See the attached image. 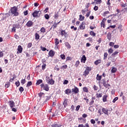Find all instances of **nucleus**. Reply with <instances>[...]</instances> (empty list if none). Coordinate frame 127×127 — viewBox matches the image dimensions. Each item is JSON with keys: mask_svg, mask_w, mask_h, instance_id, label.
Masks as SVG:
<instances>
[{"mask_svg": "<svg viewBox=\"0 0 127 127\" xmlns=\"http://www.w3.org/2000/svg\"><path fill=\"white\" fill-rule=\"evenodd\" d=\"M40 31L41 32L43 33H44L46 32V30L45 29V28H44V27H42L41 28V30H40Z\"/></svg>", "mask_w": 127, "mask_h": 127, "instance_id": "473e14b6", "label": "nucleus"}, {"mask_svg": "<svg viewBox=\"0 0 127 127\" xmlns=\"http://www.w3.org/2000/svg\"><path fill=\"white\" fill-rule=\"evenodd\" d=\"M90 123L91 124H92V125H95V124H96V121H95V120L94 119H91L90 120Z\"/></svg>", "mask_w": 127, "mask_h": 127, "instance_id": "3c124183", "label": "nucleus"}, {"mask_svg": "<svg viewBox=\"0 0 127 127\" xmlns=\"http://www.w3.org/2000/svg\"><path fill=\"white\" fill-rule=\"evenodd\" d=\"M119 100V97H115L113 100V103H115V102H117V101H118Z\"/></svg>", "mask_w": 127, "mask_h": 127, "instance_id": "6e6d98bb", "label": "nucleus"}, {"mask_svg": "<svg viewBox=\"0 0 127 127\" xmlns=\"http://www.w3.org/2000/svg\"><path fill=\"white\" fill-rule=\"evenodd\" d=\"M64 93L66 95H69V94H71V93H72V91L70 89H67L65 90Z\"/></svg>", "mask_w": 127, "mask_h": 127, "instance_id": "f3484780", "label": "nucleus"}, {"mask_svg": "<svg viewBox=\"0 0 127 127\" xmlns=\"http://www.w3.org/2000/svg\"><path fill=\"white\" fill-rule=\"evenodd\" d=\"M118 54H119V52L116 51L115 52L113 53V54H112V56L113 57H116V55H118Z\"/></svg>", "mask_w": 127, "mask_h": 127, "instance_id": "c9c22d12", "label": "nucleus"}, {"mask_svg": "<svg viewBox=\"0 0 127 127\" xmlns=\"http://www.w3.org/2000/svg\"><path fill=\"white\" fill-rule=\"evenodd\" d=\"M80 105H78L77 106H76V108L75 109V111L76 112H78V111H79V110H80Z\"/></svg>", "mask_w": 127, "mask_h": 127, "instance_id": "0e129e2a", "label": "nucleus"}, {"mask_svg": "<svg viewBox=\"0 0 127 127\" xmlns=\"http://www.w3.org/2000/svg\"><path fill=\"white\" fill-rule=\"evenodd\" d=\"M32 46V43H29L27 46V48H30Z\"/></svg>", "mask_w": 127, "mask_h": 127, "instance_id": "864d4df0", "label": "nucleus"}, {"mask_svg": "<svg viewBox=\"0 0 127 127\" xmlns=\"http://www.w3.org/2000/svg\"><path fill=\"white\" fill-rule=\"evenodd\" d=\"M10 85V82H7L5 85V88H8L9 87Z\"/></svg>", "mask_w": 127, "mask_h": 127, "instance_id": "5fc2aeb1", "label": "nucleus"}, {"mask_svg": "<svg viewBox=\"0 0 127 127\" xmlns=\"http://www.w3.org/2000/svg\"><path fill=\"white\" fill-rule=\"evenodd\" d=\"M91 70H92V67H89V66H87L85 70L83 72V75L85 76V77H86V76H87V75H89V73L90 71H91Z\"/></svg>", "mask_w": 127, "mask_h": 127, "instance_id": "7ed1b4c3", "label": "nucleus"}, {"mask_svg": "<svg viewBox=\"0 0 127 127\" xmlns=\"http://www.w3.org/2000/svg\"><path fill=\"white\" fill-rule=\"evenodd\" d=\"M79 65H80V62L79 61H77L75 63V67H78Z\"/></svg>", "mask_w": 127, "mask_h": 127, "instance_id": "a18cd8bd", "label": "nucleus"}, {"mask_svg": "<svg viewBox=\"0 0 127 127\" xmlns=\"http://www.w3.org/2000/svg\"><path fill=\"white\" fill-rule=\"evenodd\" d=\"M65 45L66 47L68 48V49H70V48H71V46L70 45V44H69L68 42H65Z\"/></svg>", "mask_w": 127, "mask_h": 127, "instance_id": "cd10ccee", "label": "nucleus"}, {"mask_svg": "<svg viewBox=\"0 0 127 127\" xmlns=\"http://www.w3.org/2000/svg\"><path fill=\"white\" fill-rule=\"evenodd\" d=\"M100 3H102V0H97L96 1V4H100Z\"/></svg>", "mask_w": 127, "mask_h": 127, "instance_id": "8fccbe9b", "label": "nucleus"}, {"mask_svg": "<svg viewBox=\"0 0 127 127\" xmlns=\"http://www.w3.org/2000/svg\"><path fill=\"white\" fill-rule=\"evenodd\" d=\"M85 24H86V23H85V22H82L81 24H80L79 26L80 29H81V30H84L85 28Z\"/></svg>", "mask_w": 127, "mask_h": 127, "instance_id": "0eeeda50", "label": "nucleus"}, {"mask_svg": "<svg viewBox=\"0 0 127 127\" xmlns=\"http://www.w3.org/2000/svg\"><path fill=\"white\" fill-rule=\"evenodd\" d=\"M46 100H45L44 101V104H46V103H47V101H49V100H50V99H51V96H46Z\"/></svg>", "mask_w": 127, "mask_h": 127, "instance_id": "412c9836", "label": "nucleus"}, {"mask_svg": "<svg viewBox=\"0 0 127 127\" xmlns=\"http://www.w3.org/2000/svg\"><path fill=\"white\" fill-rule=\"evenodd\" d=\"M32 85V82L31 81H28V83H27V85L26 87H30Z\"/></svg>", "mask_w": 127, "mask_h": 127, "instance_id": "72a5a7b5", "label": "nucleus"}, {"mask_svg": "<svg viewBox=\"0 0 127 127\" xmlns=\"http://www.w3.org/2000/svg\"><path fill=\"white\" fill-rule=\"evenodd\" d=\"M67 66L66 64L64 65H63L62 67H61V69H66L67 68Z\"/></svg>", "mask_w": 127, "mask_h": 127, "instance_id": "338daca9", "label": "nucleus"}, {"mask_svg": "<svg viewBox=\"0 0 127 127\" xmlns=\"http://www.w3.org/2000/svg\"><path fill=\"white\" fill-rule=\"evenodd\" d=\"M16 28L13 26V27L11 29L12 32H16Z\"/></svg>", "mask_w": 127, "mask_h": 127, "instance_id": "09e8293b", "label": "nucleus"}, {"mask_svg": "<svg viewBox=\"0 0 127 127\" xmlns=\"http://www.w3.org/2000/svg\"><path fill=\"white\" fill-rule=\"evenodd\" d=\"M42 63L43 64H46L45 63H46V60H45V59H44L42 60Z\"/></svg>", "mask_w": 127, "mask_h": 127, "instance_id": "69168bd1", "label": "nucleus"}, {"mask_svg": "<svg viewBox=\"0 0 127 127\" xmlns=\"http://www.w3.org/2000/svg\"><path fill=\"white\" fill-rule=\"evenodd\" d=\"M101 63V60H97L94 62V64L95 65H99Z\"/></svg>", "mask_w": 127, "mask_h": 127, "instance_id": "7c9ffc66", "label": "nucleus"}, {"mask_svg": "<svg viewBox=\"0 0 127 127\" xmlns=\"http://www.w3.org/2000/svg\"><path fill=\"white\" fill-rule=\"evenodd\" d=\"M93 9L94 10H95V11H97V10L99 9V7H98V6H95Z\"/></svg>", "mask_w": 127, "mask_h": 127, "instance_id": "e2e57ef3", "label": "nucleus"}, {"mask_svg": "<svg viewBox=\"0 0 127 127\" xmlns=\"http://www.w3.org/2000/svg\"><path fill=\"white\" fill-rule=\"evenodd\" d=\"M27 27H32L33 26V22L31 20L28 21L26 24Z\"/></svg>", "mask_w": 127, "mask_h": 127, "instance_id": "39448f33", "label": "nucleus"}, {"mask_svg": "<svg viewBox=\"0 0 127 127\" xmlns=\"http://www.w3.org/2000/svg\"><path fill=\"white\" fill-rule=\"evenodd\" d=\"M26 82V80H25V79H22L21 80V83L22 85H24V84H25Z\"/></svg>", "mask_w": 127, "mask_h": 127, "instance_id": "de8ad7c7", "label": "nucleus"}, {"mask_svg": "<svg viewBox=\"0 0 127 127\" xmlns=\"http://www.w3.org/2000/svg\"><path fill=\"white\" fill-rule=\"evenodd\" d=\"M10 11H11V13L14 15V16H18V14H19L17 12V7L15 6L11 7Z\"/></svg>", "mask_w": 127, "mask_h": 127, "instance_id": "f257e3e1", "label": "nucleus"}, {"mask_svg": "<svg viewBox=\"0 0 127 127\" xmlns=\"http://www.w3.org/2000/svg\"><path fill=\"white\" fill-rule=\"evenodd\" d=\"M107 39H108V40H111V39H112V33H108L107 34Z\"/></svg>", "mask_w": 127, "mask_h": 127, "instance_id": "4be33fe9", "label": "nucleus"}, {"mask_svg": "<svg viewBox=\"0 0 127 127\" xmlns=\"http://www.w3.org/2000/svg\"><path fill=\"white\" fill-rule=\"evenodd\" d=\"M67 102H68V99H65L64 101L63 105L64 108H66V107L68 106Z\"/></svg>", "mask_w": 127, "mask_h": 127, "instance_id": "6ab92c4d", "label": "nucleus"}, {"mask_svg": "<svg viewBox=\"0 0 127 127\" xmlns=\"http://www.w3.org/2000/svg\"><path fill=\"white\" fill-rule=\"evenodd\" d=\"M23 49L22 48V47H21V45L18 46L17 49L18 51L17 52V54L19 53H22Z\"/></svg>", "mask_w": 127, "mask_h": 127, "instance_id": "f8f14e48", "label": "nucleus"}, {"mask_svg": "<svg viewBox=\"0 0 127 127\" xmlns=\"http://www.w3.org/2000/svg\"><path fill=\"white\" fill-rule=\"evenodd\" d=\"M108 55H109L108 54V53H104V60H106V59H107V57H108Z\"/></svg>", "mask_w": 127, "mask_h": 127, "instance_id": "c03bdc74", "label": "nucleus"}, {"mask_svg": "<svg viewBox=\"0 0 127 127\" xmlns=\"http://www.w3.org/2000/svg\"><path fill=\"white\" fill-rule=\"evenodd\" d=\"M96 97L98 98L99 99V98H102V93H97L96 94Z\"/></svg>", "mask_w": 127, "mask_h": 127, "instance_id": "e433bc0d", "label": "nucleus"}, {"mask_svg": "<svg viewBox=\"0 0 127 127\" xmlns=\"http://www.w3.org/2000/svg\"><path fill=\"white\" fill-rule=\"evenodd\" d=\"M40 86L41 89H43V90L46 91V92H48V91H49V85H48V84H44V83H42Z\"/></svg>", "mask_w": 127, "mask_h": 127, "instance_id": "f03ea898", "label": "nucleus"}, {"mask_svg": "<svg viewBox=\"0 0 127 127\" xmlns=\"http://www.w3.org/2000/svg\"><path fill=\"white\" fill-rule=\"evenodd\" d=\"M49 55L50 57H53L55 55V52L52 50H50L49 52Z\"/></svg>", "mask_w": 127, "mask_h": 127, "instance_id": "9b49d317", "label": "nucleus"}, {"mask_svg": "<svg viewBox=\"0 0 127 127\" xmlns=\"http://www.w3.org/2000/svg\"><path fill=\"white\" fill-rule=\"evenodd\" d=\"M8 103L11 108H12L13 107H14L15 103L13 101H9Z\"/></svg>", "mask_w": 127, "mask_h": 127, "instance_id": "4468645a", "label": "nucleus"}, {"mask_svg": "<svg viewBox=\"0 0 127 127\" xmlns=\"http://www.w3.org/2000/svg\"><path fill=\"white\" fill-rule=\"evenodd\" d=\"M68 83H69V81H68L67 80L65 79L64 80V82L63 83L64 85H67V84H68Z\"/></svg>", "mask_w": 127, "mask_h": 127, "instance_id": "4d7b16f0", "label": "nucleus"}, {"mask_svg": "<svg viewBox=\"0 0 127 127\" xmlns=\"http://www.w3.org/2000/svg\"><path fill=\"white\" fill-rule=\"evenodd\" d=\"M43 95H45V94H44L43 92H40L38 94L39 97H40V98H42V96H43Z\"/></svg>", "mask_w": 127, "mask_h": 127, "instance_id": "49530a36", "label": "nucleus"}, {"mask_svg": "<svg viewBox=\"0 0 127 127\" xmlns=\"http://www.w3.org/2000/svg\"><path fill=\"white\" fill-rule=\"evenodd\" d=\"M102 112L105 115H107V116H109V110L107 108H103L102 109Z\"/></svg>", "mask_w": 127, "mask_h": 127, "instance_id": "423d86ee", "label": "nucleus"}, {"mask_svg": "<svg viewBox=\"0 0 127 127\" xmlns=\"http://www.w3.org/2000/svg\"><path fill=\"white\" fill-rule=\"evenodd\" d=\"M90 35H92V36H96V33L93 31H90Z\"/></svg>", "mask_w": 127, "mask_h": 127, "instance_id": "37998d69", "label": "nucleus"}, {"mask_svg": "<svg viewBox=\"0 0 127 127\" xmlns=\"http://www.w3.org/2000/svg\"><path fill=\"white\" fill-rule=\"evenodd\" d=\"M61 35H62V36H64H64H66V35L67 34L66 31L62 30L61 31Z\"/></svg>", "mask_w": 127, "mask_h": 127, "instance_id": "a211bd4d", "label": "nucleus"}, {"mask_svg": "<svg viewBox=\"0 0 127 127\" xmlns=\"http://www.w3.org/2000/svg\"><path fill=\"white\" fill-rule=\"evenodd\" d=\"M86 61H87V58H86V56L83 55L81 58V63H85Z\"/></svg>", "mask_w": 127, "mask_h": 127, "instance_id": "9d476101", "label": "nucleus"}, {"mask_svg": "<svg viewBox=\"0 0 127 127\" xmlns=\"http://www.w3.org/2000/svg\"><path fill=\"white\" fill-rule=\"evenodd\" d=\"M89 7H90V3H87V4L85 5L86 8H85V9H86V11H88V10H89L88 8H89Z\"/></svg>", "mask_w": 127, "mask_h": 127, "instance_id": "4c0bfd02", "label": "nucleus"}, {"mask_svg": "<svg viewBox=\"0 0 127 127\" xmlns=\"http://www.w3.org/2000/svg\"><path fill=\"white\" fill-rule=\"evenodd\" d=\"M55 44L56 46H58L59 44V39H58V38L55 39Z\"/></svg>", "mask_w": 127, "mask_h": 127, "instance_id": "5701e85b", "label": "nucleus"}, {"mask_svg": "<svg viewBox=\"0 0 127 127\" xmlns=\"http://www.w3.org/2000/svg\"><path fill=\"white\" fill-rule=\"evenodd\" d=\"M90 14H91V11L88 12L86 15V17H89L90 16Z\"/></svg>", "mask_w": 127, "mask_h": 127, "instance_id": "680f3d73", "label": "nucleus"}, {"mask_svg": "<svg viewBox=\"0 0 127 127\" xmlns=\"http://www.w3.org/2000/svg\"><path fill=\"white\" fill-rule=\"evenodd\" d=\"M47 84H48L49 85H54L55 83V81H54V80H53V78H51L50 80H49L47 82Z\"/></svg>", "mask_w": 127, "mask_h": 127, "instance_id": "1a4fd4ad", "label": "nucleus"}, {"mask_svg": "<svg viewBox=\"0 0 127 127\" xmlns=\"http://www.w3.org/2000/svg\"><path fill=\"white\" fill-rule=\"evenodd\" d=\"M108 82H109V80L106 81V80H105V79H103V82L102 83V84L105 88L110 89V87H111V84H108Z\"/></svg>", "mask_w": 127, "mask_h": 127, "instance_id": "20e7f679", "label": "nucleus"}, {"mask_svg": "<svg viewBox=\"0 0 127 127\" xmlns=\"http://www.w3.org/2000/svg\"><path fill=\"white\" fill-rule=\"evenodd\" d=\"M108 97V96L107 95H104L103 97V102H107V98Z\"/></svg>", "mask_w": 127, "mask_h": 127, "instance_id": "2f4dec72", "label": "nucleus"}, {"mask_svg": "<svg viewBox=\"0 0 127 127\" xmlns=\"http://www.w3.org/2000/svg\"><path fill=\"white\" fill-rule=\"evenodd\" d=\"M101 79H102V75H99V74H97L96 77V79L98 81H101Z\"/></svg>", "mask_w": 127, "mask_h": 127, "instance_id": "c756f323", "label": "nucleus"}, {"mask_svg": "<svg viewBox=\"0 0 127 127\" xmlns=\"http://www.w3.org/2000/svg\"><path fill=\"white\" fill-rule=\"evenodd\" d=\"M113 52H114V50H113V49L110 48L109 49V50H108L109 54H112V53H113Z\"/></svg>", "mask_w": 127, "mask_h": 127, "instance_id": "a19ab883", "label": "nucleus"}, {"mask_svg": "<svg viewBox=\"0 0 127 127\" xmlns=\"http://www.w3.org/2000/svg\"><path fill=\"white\" fill-rule=\"evenodd\" d=\"M15 84L17 87H19V86L20 85V82H19V81H16L15 82Z\"/></svg>", "mask_w": 127, "mask_h": 127, "instance_id": "79ce46f5", "label": "nucleus"}, {"mask_svg": "<svg viewBox=\"0 0 127 127\" xmlns=\"http://www.w3.org/2000/svg\"><path fill=\"white\" fill-rule=\"evenodd\" d=\"M44 16H45V18H46V19H48L50 18L49 15H48V14H46Z\"/></svg>", "mask_w": 127, "mask_h": 127, "instance_id": "052dcab7", "label": "nucleus"}, {"mask_svg": "<svg viewBox=\"0 0 127 127\" xmlns=\"http://www.w3.org/2000/svg\"><path fill=\"white\" fill-rule=\"evenodd\" d=\"M101 26L103 27V28H105V26H106V25L105 24V22L102 21L101 23Z\"/></svg>", "mask_w": 127, "mask_h": 127, "instance_id": "13d9d810", "label": "nucleus"}, {"mask_svg": "<svg viewBox=\"0 0 127 127\" xmlns=\"http://www.w3.org/2000/svg\"><path fill=\"white\" fill-rule=\"evenodd\" d=\"M50 80L49 76H46V81L47 83L48 82V81Z\"/></svg>", "mask_w": 127, "mask_h": 127, "instance_id": "774afa93", "label": "nucleus"}, {"mask_svg": "<svg viewBox=\"0 0 127 127\" xmlns=\"http://www.w3.org/2000/svg\"><path fill=\"white\" fill-rule=\"evenodd\" d=\"M83 91L85 92L86 93H88V92L89 91L88 90V88H87V87H84L83 88Z\"/></svg>", "mask_w": 127, "mask_h": 127, "instance_id": "ea45409f", "label": "nucleus"}, {"mask_svg": "<svg viewBox=\"0 0 127 127\" xmlns=\"http://www.w3.org/2000/svg\"><path fill=\"white\" fill-rule=\"evenodd\" d=\"M60 22H61V21H60L59 22L56 23V22H55V24L54 25H53L52 27L53 28V29H55V28H56V27H57V25H58V24H59V23H60Z\"/></svg>", "mask_w": 127, "mask_h": 127, "instance_id": "dca6fc26", "label": "nucleus"}, {"mask_svg": "<svg viewBox=\"0 0 127 127\" xmlns=\"http://www.w3.org/2000/svg\"><path fill=\"white\" fill-rule=\"evenodd\" d=\"M39 13V11H35L32 13V15H33V17H37V16H38Z\"/></svg>", "mask_w": 127, "mask_h": 127, "instance_id": "ddd939ff", "label": "nucleus"}, {"mask_svg": "<svg viewBox=\"0 0 127 127\" xmlns=\"http://www.w3.org/2000/svg\"><path fill=\"white\" fill-rule=\"evenodd\" d=\"M61 58L63 60H65V55L63 54L61 55Z\"/></svg>", "mask_w": 127, "mask_h": 127, "instance_id": "bf43d9fd", "label": "nucleus"}, {"mask_svg": "<svg viewBox=\"0 0 127 127\" xmlns=\"http://www.w3.org/2000/svg\"><path fill=\"white\" fill-rule=\"evenodd\" d=\"M13 26L17 28V29H18L19 28H21V26H20V24H19V23L14 24L13 25Z\"/></svg>", "mask_w": 127, "mask_h": 127, "instance_id": "2eb2a0df", "label": "nucleus"}, {"mask_svg": "<svg viewBox=\"0 0 127 127\" xmlns=\"http://www.w3.org/2000/svg\"><path fill=\"white\" fill-rule=\"evenodd\" d=\"M85 19V17L82 15H79V20H80V21H83V20H84Z\"/></svg>", "mask_w": 127, "mask_h": 127, "instance_id": "393cba45", "label": "nucleus"}, {"mask_svg": "<svg viewBox=\"0 0 127 127\" xmlns=\"http://www.w3.org/2000/svg\"><path fill=\"white\" fill-rule=\"evenodd\" d=\"M41 83H43V80L42 79H39L37 81L36 85H40Z\"/></svg>", "mask_w": 127, "mask_h": 127, "instance_id": "a878e982", "label": "nucleus"}, {"mask_svg": "<svg viewBox=\"0 0 127 127\" xmlns=\"http://www.w3.org/2000/svg\"><path fill=\"white\" fill-rule=\"evenodd\" d=\"M52 127H61V126H59V124H53L52 126H51Z\"/></svg>", "mask_w": 127, "mask_h": 127, "instance_id": "f704fd0d", "label": "nucleus"}, {"mask_svg": "<svg viewBox=\"0 0 127 127\" xmlns=\"http://www.w3.org/2000/svg\"><path fill=\"white\" fill-rule=\"evenodd\" d=\"M35 39L36 40H38L40 37V36H39V34L37 33H36L35 34Z\"/></svg>", "mask_w": 127, "mask_h": 127, "instance_id": "bb28decb", "label": "nucleus"}, {"mask_svg": "<svg viewBox=\"0 0 127 127\" xmlns=\"http://www.w3.org/2000/svg\"><path fill=\"white\" fill-rule=\"evenodd\" d=\"M118 69L116 67H115L114 66L112 67V68L111 69V73H116L117 72Z\"/></svg>", "mask_w": 127, "mask_h": 127, "instance_id": "aec40b11", "label": "nucleus"}, {"mask_svg": "<svg viewBox=\"0 0 127 127\" xmlns=\"http://www.w3.org/2000/svg\"><path fill=\"white\" fill-rule=\"evenodd\" d=\"M46 68V64H43V65H42V70H45Z\"/></svg>", "mask_w": 127, "mask_h": 127, "instance_id": "603ef678", "label": "nucleus"}, {"mask_svg": "<svg viewBox=\"0 0 127 127\" xmlns=\"http://www.w3.org/2000/svg\"><path fill=\"white\" fill-rule=\"evenodd\" d=\"M12 77H13L9 80V82H13V81H14V79L16 78V75H15V74H13Z\"/></svg>", "mask_w": 127, "mask_h": 127, "instance_id": "b1692460", "label": "nucleus"}, {"mask_svg": "<svg viewBox=\"0 0 127 127\" xmlns=\"http://www.w3.org/2000/svg\"><path fill=\"white\" fill-rule=\"evenodd\" d=\"M19 92H20V93H22V92H23V91H24V89L23 88V87L22 86H21L19 88Z\"/></svg>", "mask_w": 127, "mask_h": 127, "instance_id": "58836bf2", "label": "nucleus"}, {"mask_svg": "<svg viewBox=\"0 0 127 127\" xmlns=\"http://www.w3.org/2000/svg\"><path fill=\"white\" fill-rule=\"evenodd\" d=\"M59 12H55V16H54V18L55 19H57L58 17H59Z\"/></svg>", "mask_w": 127, "mask_h": 127, "instance_id": "c85d7f7f", "label": "nucleus"}, {"mask_svg": "<svg viewBox=\"0 0 127 127\" xmlns=\"http://www.w3.org/2000/svg\"><path fill=\"white\" fill-rule=\"evenodd\" d=\"M75 93V94H78L79 93V88L78 87L74 86V88L72 89V92Z\"/></svg>", "mask_w": 127, "mask_h": 127, "instance_id": "6e6552de", "label": "nucleus"}]
</instances>
